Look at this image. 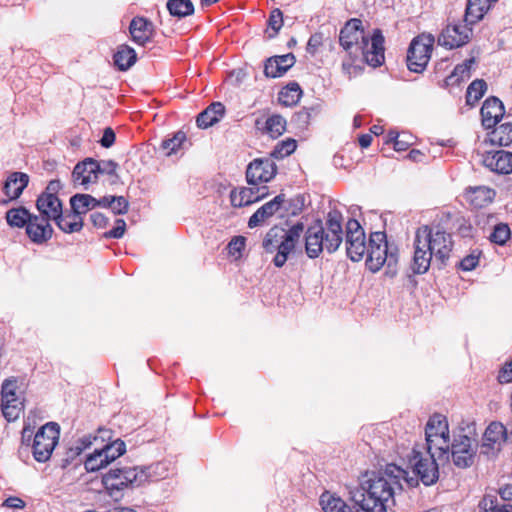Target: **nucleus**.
I'll return each instance as SVG.
<instances>
[{
	"instance_id": "1",
	"label": "nucleus",
	"mask_w": 512,
	"mask_h": 512,
	"mask_svg": "<svg viewBox=\"0 0 512 512\" xmlns=\"http://www.w3.org/2000/svg\"><path fill=\"white\" fill-rule=\"evenodd\" d=\"M454 246L452 235L439 225H422L414 238L412 270L416 274L428 271L431 262L445 266Z\"/></svg>"
},
{
	"instance_id": "2",
	"label": "nucleus",
	"mask_w": 512,
	"mask_h": 512,
	"mask_svg": "<svg viewBox=\"0 0 512 512\" xmlns=\"http://www.w3.org/2000/svg\"><path fill=\"white\" fill-rule=\"evenodd\" d=\"M342 241V215L338 211H330L325 225L316 221L304 234L305 252L311 259L317 258L324 250L328 253L335 252Z\"/></svg>"
},
{
	"instance_id": "3",
	"label": "nucleus",
	"mask_w": 512,
	"mask_h": 512,
	"mask_svg": "<svg viewBox=\"0 0 512 512\" xmlns=\"http://www.w3.org/2000/svg\"><path fill=\"white\" fill-rule=\"evenodd\" d=\"M437 454L426 450L423 444H416L407 455L408 471H400L401 477L409 487H417L421 482L425 486L434 485L439 479V467Z\"/></svg>"
},
{
	"instance_id": "4",
	"label": "nucleus",
	"mask_w": 512,
	"mask_h": 512,
	"mask_svg": "<svg viewBox=\"0 0 512 512\" xmlns=\"http://www.w3.org/2000/svg\"><path fill=\"white\" fill-rule=\"evenodd\" d=\"M366 252V266L371 272L375 273L386 265V274L390 276L396 274L398 251L396 247L388 245L384 232H374L370 235L369 246Z\"/></svg>"
},
{
	"instance_id": "5",
	"label": "nucleus",
	"mask_w": 512,
	"mask_h": 512,
	"mask_svg": "<svg viewBox=\"0 0 512 512\" xmlns=\"http://www.w3.org/2000/svg\"><path fill=\"white\" fill-rule=\"evenodd\" d=\"M423 444L429 452H435L439 461L449 460L450 431L447 418L441 414L431 416L425 426Z\"/></svg>"
},
{
	"instance_id": "6",
	"label": "nucleus",
	"mask_w": 512,
	"mask_h": 512,
	"mask_svg": "<svg viewBox=\"0 0 512 512\" xmlns=\"http://www.w3.org/2000/svg\"><path fill=\"white\" fill-rule=\"evenodd\" d=\"M477 448L475 433L469 427L460 429L450 440L449 458L458 468H468L474 464Z\"/></svg>"
},
{
	"instance_id": "7",
	"label": "nucleus",
	"mask_w": 512,
	"mask_h": 512,
	"mask_svg": "<svg viewBox=\"0 0 512 512\" xmlns=\"http://www.w3.org/2000/svg\"><path fill=\"white\" fill-rule=\"evenodd\" d=\"M392 484L387 477L372 473L362 484L363 490L366 492L363 498L366 505H372L376 512H386L389 502L393 501Z\"/></svg>"
},
{
	"instance_id": "8",
	"label": "nucleus",
	"mask_w": 512,
	"mask_h": 512,
	"mask_svg": "<svg viewBox=\"0 0 512 512\" xmlns=\"http://www.w3.org/2000/svg\"><path fill=\"white\" fill-rule=\"evenodd\" d=\"M59 435V426L53 422L45 424L37 431L32 443V454L37 462L44 463L50 459Z\"/></svg>"
},
{
	"instance_id": "9",
	"label": "nucleus",
	"mask_w": 512,
	"mask_h": 512,
	"mask_svg": "<svg viewBox=\"0 0 512 512\" xmlns=\"http://www.w3.org/2000/svg\"><path fill=\"white\" fill-rule=\"evenodd\" d=\"M434 42V36L431 34H421L412 40L407 52L409 70L420 73L426 68Z\"/></svg>"
},
{
	"instance_id": "10",
	"label": "nucleus",
	"mask_w": 512,
	"mask_h": 512,
	"mask_svg": "<svg viewBox=\"0 0 512 512\" xmlns=\"http://www.w3.org/2000/svg\"><path fill=\"white\" fill-rule=\"evenodd\" d=\"M473 25L466 22L465 17L462 21L447 24L438 36V44L449 49L466 45L472 37Z\"/></svg>"
},
{
	"instance_id": "11",
	"label": "nucleus",
	"mask_w": 512,
	"mask_h": 512,
	"mask_svg": "<svg viewBox=\"0 0 512 512\" xmlns=\"http://www.w3.org/2000/svg\"><path fill=\"white\" fill-rule=\"evenodd\" d=\"M507 441L512 442V429L508 432L501 422H491L483 435L481 453L487 457H494Z\"/></svg>"
},
{
	"instance_id": "12",
	"label": "nucleus",
	"mask_w": 512,
	"mask_h": 512,
	"mask_svg": "<svg viewBox=\"0 0 512 512\" xmlns=\"http://www.w3.org/2000/svg\"><path fill=\"white\" fill-rule=\"evenodd\" d=\"M358 49V57L362 56L364 61L371 67H379L385 61L384 36L379 29H374L371 35H368Z\"/></svg>"
},
{
	"instance_id": "13",
	"label": "nucleus",
	"mask_w": 512,
	"mask_h": 512,
	"mask_svg": "<svg viewBox=\"0 0 512 512\" xmlns=\"http://www.w3.org/2000/svg\"><path fill=\"white\" fill-rule=\"evenodd\" d=\"M368 35L365 34L362 27V21L352 18L346 22L339 35L340 45L355 58L358 57V49Z\"/></svg>"
},
{
	"instance_id": "14",
	"label": "nucleus",
	"mask_w": 512,
	"mask_h": 512,
	"mask_svg": "<svg viewBox=\"0 0 512 512\" xmlns=\"http://www.w3.org/2000/svg\"><path fill=\"white\" fill-rule=\"evenodd\" d=\"M346 250L352 261L361 260L367 250L364 230L355 219L346 224Z\"/></svg>"
},
{
	"instance_id": "15",
	"label": "nucleus",
	"mask_w": 512,
	"mask_h": 512,
	"mask_svg": "<svg viewBox=\"0 0 512 512\" xmlns=\"http://www.w3.org/2000/svg\"><path fill=\"white\" fill-rule=\"evenodd\" d=\"M304 230L305 226L302 222H297L289 227L287 234L280 241L279 247L276 249V255L273 258V263L276 267L284 266L289 255L303 237Z\"/></svg>"
},
{
	"instance_id": "16",
	"label": "nucleus",
	"mask_w": 512,
	"mask_h": 512,
	"mask_svg": "<svg viewBox=\"0 0 512 512\" xmlns=\"http://www.w3.org/2000/svg\"><path fill=\"white\" fill-rule=\"evenodd\" d=\"M276 172L277 167L272 159H255L247 167L246 179L251 185L266 183L274 178Z\"/></svg>"
},
{
	"instance_id": "17",
	"label": "nucleus",
	"mask_w": 512,
	"mask_h": 512,
	"mask_svg": "<svg viewBox=\"0 0 512 512\" xmlns=\"http://www.w3.org/2000/svg\"><path fill=\"white\" fill-rule=\"evenodd\" d=\"M483 165L497 174L512 173V152L498 150L487 152L482 158Z\"/></svg>"
},
{
	"instance_id": "18",
	"label": "nucleus",
	"mask_w": 512,
	"mask_h": 512,
	"mask_svg": "<svg viewBox=\"0 0 512 512\" xmlns=\"http://www.w3.org/2000/svg\"><path fill=\"white\" fill-rule=\"evenodd\" d=\"M268 194L267 187L261 188L240 187L230 192V201L233 207H244L260 201Z\"/></svg>"
},
{
	"instance_id": "19",
	"label": "nucleus",
	"mask_w": 512,
	"mask_h": 512,
	"mask_svg": "<svg viewBox=\"0 0 512 512\" xmlns=\"http://www.w3.org/2000/svg\"><path fill=\"white\" fill-rule=\"evenodd\" d=\"M505 113L503 103L496 97L487 98L480 110L481 122L485 129H491Z\"/></svg>"
},
{
	"instance_id": "20",
	"label": "nucleus",
	"mask_w": 512,
	"mask_h": 512,
	"mask_svg": "<svg viewBox=\"0 0 512 512\" xmlns=\"http://www.w3.org/2000/svg\"><path fill=\"white\" fill-rule=\"evenodd\" d=\"M99 174V162L92 158H87L78 163L72 172L73 181L80 185L94 183Z\"/></svg>"
},
{
	"instance_id": "21",
	"label": "nucleus",
	"mask_w": 512,
	"mask_h": 512,
	"mask_svg": "<svg viewBox=\"0 0 512 512\" xmlns=\"http://www.w3.org/2000/svg\"><path fill=\"white\" fill-rule=\"evenodd\" d=\"M26 232L35 243H43L51 238L53 229L49 220L42 216L32 215L27 223Z\"/></svg>"
},
{
	"instance_id": "22",
	"label": "nucleus",
	"mask_w": 512,
	"mask_h": 512,
	"mask_svg": "<svg viewBox=\"0 0 512 512\" xmlns=\"http://www.w3.org/2000/svg\"><path fill=\"white\" fill-rule=\"evenodd\" d=\"M284 202V195L280 194L274 197L271 201L262 205L256 212L249 218L248 227L255 228L261 226L267 219L272 217L281 207Z\"/></svg>"
},
{
	"instance_id": "23",
	"label": "nucleus",
	"mask_w": 512,
	"mask_h": 512,
	"mask_svg": "<svg viewBox=\"0 0 512 512\" xmlns=\"http://www.w3.org/2000/svg\"><path fill=\"white\" fill-rule=\"evenodd\" d=\"M36 206L41 216L49 221H55L62 214V204L57 195L41 194Z\"/></svg>"
},
{
	"instance_id": "24",
	"label": "nucleus",
	"mask_w": 512,
	"mask_h": 512,
	"mask_svg": "<svg viewBox=\"0 0 512 512\" xmlns=\"http://www.w3.org/2000/svg\"><path fill=\"white\" fill-rule=\"evenodd\" d=\"M496 196L495 190L486 186L469 187L465 199L474 208H483L491 204Z\"/></svg>"
},
{
	"instance_id": "25",
	"label": "nucleus",
	"mask_w": 512,
	"mask_h": 512,
	"mask_svg": "<svg viewBox=\"0 0 512 512\" xmlns=\"http://www.w3.org/2000/svg\"><path fill=\"white\" fill-rule=\"evenodd\" d=\"M295 63L293 54L288 53L281 56L269 58L264 66V73L267 77H280Z\"/></svg>"
},
{
	"instance_id": "26",
	"label": "nucleus",
	"mask_w": 512,
	"mask_h": 512,
	"mask_svg": "<svg viewBox=\"0 0 512 512\" xmlns=\"http://www.w3.org/2000/svg\"><path fill=\"white\" fill-rule=\"evenodd\" d=\"M132 40L141 46H144L152 38L153 25L151 22L142 17L134 18L129 26Z\"/></svg>"
},
{
	"instance_id": "27",
	"label": "nucleus",
	"mask_w": 512,
	"mask_h": 512,
	"mask_svg": "<svg viewBox=\"0 0 512 512\" xmlns=\"http://www.w3.org/2000/svg\"><path fill=\"white\" fill-rule=\"evenodd\" d=\"M224 113V105L221 102H214L197 116V126L203 129L211 127L220 121V119L224 116Z\"/></svg>"
},
{
	"instance_id": "28",
	"label": "nucleus",
	"mask_w": 512,
	"mask_h": 512,
	"mask_svg": "<svg viewBox=\"0 0 512 512\" xmlns=\"http://www.w3.org/2000/svg\"><path fill=\"white\" fill-rule=\"evenodd\" d=\"M29 177L22 172H13L7 178L4 184V193L9 197V200L17 199L28 185Z\"/></svg>"
},
{
	"instance_id": "29",
	"label": "nucleus",
	"mask_w": 512,
	"mask_h": 512,
	"mask_svg": "<svg viewBox=\"0 0 512 512\" xmlns=\"http://www.w3.org/2000/svg\"><path fill=\"white\" fill-rule=\"evenodd\" d=\"M491 145L508 146L512 143V123L505 122L499 126H494L488 133L487 139Z\"/></svg>"
},
{
	"instance_id": "30",
	"label": "nucleus",
	"mask_w": 512,
	"mask_h": 512,
	"mask_svg": "<svg viewBox=\"0 0 512 512\" xmlns=\"http://www.w3.org/2000/svg\"><path fill=\"white\" fill-rule=\"evenodd\" d=\"M102 482L111 496L114 495V492H119L127 488L125 483L126 479L124 468H115L109 470L106 474H104Z\"/></svg>"
},
{
	"instance_id": "31",
	"label": "nucleus",
	"mask_w": 512,
	"mask_h": 512,
	"mask_svg": "<svg viewBox=\"0 0 512 512\" xmlns=\"http://www.w3.org/2000/svg\"><path fill=\"white\" fill-rule=\"evenodd\" d=\"M113 59L119 70L126 71L135 64L137 54L133 48L123 44L118 47Z\"/></svg>"
},
{
	"instance_id": "32",
	"label": "nucleus",
	"mask_w": 512,
	"mask_h": 512,
	"mask_svg": "<svg viewBox=\"0 0 512 512\" xmlns=\"http://www.w3.org/2000/svg\"><path fill=\"white\" fill-rule=\"evenodd\" d=\"M70 204L72 210L80 217L97 207L96 198L89 194H76L72 196Z\"/></svg>"
},
{
	"instance_id": "33",
	"label": "nucleus",
	"mask_w": 512,
	"mask_h": 512,
	"mask_svg": "<svg viewBox=\"0 0 512 512\" xmlns=\"http://www.w3.org/2000/svg\"><path fill=\"white\" fill-rule=\"evenodd\" d=\"M59 229L65 233L79 232L83 227V219L73 210L71 213L66 215L61 214L59 218L55 220Z\"/></svg>"
},
{
	"instance_id": "34",
	"label": "nucleus",
	"mask_w": 512,
	"mask_h": 512,
	"mask_svg": "<svg viewBox=\"0 0 512 512\" xmlns=\"http://www.w3.org/2000/svg\"><path fill=\"white\" fill-rule=\"evenodd\" d=\"M482 512H512V504L500 503L497 495L486 494L479 502Z\"/></svg>"
},
{
	"instance_id": "35",
	"label": "nucleus",
	"mask_w": 512,
	"mask_h": 512,
	"mask_svg": "<svg viewBox=\"0 0 512 512\" xmlns=\"http://www.w3.org/2000/svg\"><path fill=\"white\" fill-rule=\"evenodd\" d=\"M320 504L324 512H348L347 505L340 497L325 492L320 497Z\"/></svg>"
},
{
	"instance_id": "36",
	"label": "nucleus",
	"mask_w": 512,
	"mask_h": 512,
	"mask_svg": "<svg viewBox=\"0 0 512 512\" xmlns=\"http://www.w3.org/2000/svg\"><path fill=\"white\" fill-rule=\"evenodd\" d=\"M287 234V230L277 226L272 227L265 235L263 240V248L267 253H274L279 247L280 241Z\"/></svg>"
},
{
	"instance_id": "37",
	"label": "nucleus",
	"mask_w": 512,
	"mask_h": 512,
	"mask_svg": "<svg viewBox=\"0 0 512 512\" xmlns=\"http://www.w3.org/2000/svg\"><path fill=\"white\" fill-rule=\"evenodd\" d=\"M166 6L174 17L182 18L194 13V5L191 0H168Z\"/></svg>"
},
{
	"instance_id": "38",
	"label": "nucleus",
	"mask_w": 512,
	"mask_h": 512,
	"mask_svg": "<svg viewBox=\"0 0 512 512\" xmlns=\"http://www.w3.org/2000/svg\"><path fill=\"white\" fill-rule=\"evenodd\" d=\"M32 215L23 207L12 208L6 213V221L11 227L22 228L27 227Z\"/></svg>"
},
{
	"instance_id": "39",
	"label": "nucleus",
	"mask_w": 512,
	"mask_h": 512,
	"mask_svg": "<svg viewBox=\"0 0 512 512\" xmlns=\"http://www.w3.org/2000/svg\"><path fill=\"white\" fill-rule=\"evenodd\" d=\"M1 407L4 417L10 422L19 418L24 405L21 398H11V400H3Z\"/></svg>"
},
{
	"instance_id": "40",
	"label": "nucleus",
	"mask_w": 512,
	"mask_h": 512,
	"mask_svg": "<svg viewBox=\"0 0 512 512\" xmlns=\"http://www.w3.org/2000/svg\"><path fill=\"white\" fill-rule=\"evenodd\" d=\"M109 464L110 463L107 459V455H105L103 447L100 449H95V451L90 454L84 462L85 469L89 472L98 471L102 468H105Z\"/></svg>"
},
{
	"instance_id": "41",
	"label": "nucleus",
	"mask_w": 512,
	"mask_h": 512,
	"mask_svg": "<svg viewBox=\"0 0 512 512\" xmlns=\"http://www.w3.org/2000/svg\"><path fill=\"white\" fill-rule=\"evenodd\" d=\"M475 63L474 58L467 59L464 63L457 65L453 72L446 78L447 85L458 84L460 81L469 78L470 69Z\"/></svg>"
},
{
	"instance_id": "42",
	"label": "nucleus",
	"mask_w": 512,
	"mask_h": 512,
	"mask_svg": "<svg viewBox=\"0 0 512 512\" xmlns=\"http://www.w3.org/2000/svg\"><path fill=\"white\" fill-rule=\"evenodd\" d=\"M301 94L300 86L297 83H291L280 91L278 100L284 106H292L299 101Z\"/></svg>"
},
{
	"instance_id": "43",
	"label": "nucleus",
	"mask_w": 512,
	"mask_h": 512,
	"mask_svg": "<svg viewBox=\"0 0 512 512\" xmlns=\"http://www.w3.org/2000/svg\"><path fill=\"white\" fill-rule=\"evenodd\" d=\"M126 487L139 486L147 480V472L139 467H123Z\"/></svg>"
},
{
	"instance_id": "44",
	"label": "nucleus",
	"mask_w": 512,
	"mask_h": 512,
	"mask_svg": "<svg viewBox=\"0 0 512 512\" xmlns=\"http://www.w3.org/2000/svg\"><path fill=\"white\" fill-rule=\"evenodd\" d=\"M487 84L484 80L476 79L467 88L466 102L468 105H474L481 99L486 92Z\"/></svg>"
},
{
	"instance_id": "45",
	"label": "nucleus",
	"mask_w": 512,
	"mask_h": 512,
	"mask_svg": "<svg viewBox=\"0 0 512 512\" xmlns=\"http://www.w3.org/2000/svg\"><path fill=\"white\" fill-rule=\"evenodd\" d=\"M265 128L272 138H278L286 130V120L281 115H272L266 120Z\"/></svg>"
},
{
	"instance_id": "46",
	"label": "nucleus",
	"mask_w": 512,
	"mask_h": 512,
	"mask_svg": "<svg viewBox=\"0 0 512 512\" xmlns=\"http://www.w3.org/2000/svg\"><path fill=\"white\" fill-rule=\"evenodd\" d=\"M186 141V134L182 131H178L172 138L165 139L162 142V149L166 152V155L170 156L177 153L181 149L182 145Z\"/></svg>"
},
{
	"instance_id": "47",
	"label": "nucleus",
	"mask_w": 512,
	"mask_h": 512,
	"mask_svg": "<svg viewBox=\"0 0 512 512\" xmlns=\"http://www.w3.org/2000/svg\"><path fill=\"white\" fill-rule=\"evenodd\" d=\"M103 450L105 452V455H107L109 463H111L112 461H114L115 459H117L118 457L125 453L126 445L122 440L117 439L111 443L104 445Z\"/></svg>"
},
{
	"instance_id": "48",
	"label": "nucleus",
	"mask_w": 512,
	"mask_h": 512,
	"mask_svg": "<svg viewBox=\"0 0 512 512\" xmlns=\"http://www.w3.org/2000/svg\"><path fill=\"white\" fill-rule=\"evenodd\" d=\"M510 234L511 231L509 226L507 224L500 223L494 227L489 238L493 243H496L498 245H504L510 238Z\"/></svg>"
},
{
	"instance_id": "49",
	"label": "nucleus",
	"mask_w": 512,
	"mask_h": 512,
	"mask_svg": "<svg viewBox=\"0 0 512 512\" xmlns=\"http://www.w3.org/2000/svg\"><path fill=\"white\" fill-rule=\"evenodd\" d=\"M297 147L296 141L293 139H287L285 141L279 142L273 152L272 155L275 157L283 158L285 156H288L292 154Z\"/></svg>"
},
{
	"instance_id": "50",
	"label": "nucleus",
	"mask_w": 512,
	"mask_h": 512,
	"mask_svg": "<svg viewBox=\"0 0 512 512\" xmlns=\"http://www.w3.org/2000/svg\"><path fill=\"white\" fill-rule=\"evenodd\" d=\"M98 434L99 435H94V436L85 435L82 438H80L78 440L77 446H76V450L78 451V453L89 448L93 444V442L98 440V438H101L102 440H104V436L108 435L109 431L105 430V429H99Z\"/></svg>"
},
{
	"instance_id": "51",
	"label": "nucleus",
	"mask_w": 512,
	"mask_h": 512,
	"mask_svg": "<svg viewBox=\"0 0 512 512\" xmlns=\"http://www.w3.org/2000/svg\"><path fill=\"white\" fill-rule=\"evenodd\" d=\"M17 384L15 380H5L2 384L1 397L3 400H11V398H20L16 393Z\"/></svg>"
},
{
	"instance_id": "52",
	"label": "nucleus",
	"mask_w": 512,
	"mask_h": 512,
	"mask_svg": "<svg viewBox=\"0 0 512 512\" xmlns=\"http://www.w3.org/2000/svg\"><path fill=\"white\" fill-rule=\"evenodd\" d=\"M283 25V15L280 9H274L268 20V26L273 30V34L270 37L275 36Z\"/></svg>"
},
{
	"instance_id": "53",
	"label": "nucleus",
	"mask_w": 512,
	"mask_h": 512,
	"mask_svg": "<svg viewBox=\"0 0 512 512\" xmlns=\"http://www.w3.org/2000/svg\"><path fill=\"white\" fill-rule=\"evenodd\" d=\"M246 244V238L243 236H235L228 243V252L232 256H240L244 250Z\"/></svg>"
},
{
	"instance_id": "54",
	"label": "nucleus",
	"mask_w": 512,
	"mask_h": 512,
	"mask_svg": "<svg viewBox=\"0 0 512 512\" xmlns=\"http://www.w3.org/2000/svg\"><path fill=\"white\" fill-rule=\"evenodd\" d=\"M479 257H480V253L476 252V251H474L471 254L465 256L460 261V268L463 271H471V270L475 269L476 266L479 263Z\"/></svg>"
},
{
	"instance_id": "55",
	"label": "nucleus",
	"mask_w": 512,
	"mask_h": 512,
	"mask_svg": "<svg viewBox=\"0 0 512 512\" xmlns=\"http://www.w3.org/2000/svg\"><path fill=\"white\" fill-rule=\"evenodd\" d=\"M128 201L123 196H113L110 209L114 214H125L128 210Z\"/></svg>"
},
{
	"instance_id": "56",
	"label": "nucleus",
	"mask_w": 512,
	"mask_h": 512,
	"mask_svg": "<svg viewBox=\"0 0 512 512\" xmlns=\"http://www.w3.org/2000/svg\"><path fill=\"white\" fill-rule=\"evenodd\" d=\"M125 230H126V223H125V221L123 219H117L116 220V226L112 230L106 232L104 234V237L118 239V238H121L124 235Z\"/></svg>"
},
{
	"instance_id": "57",
	"label": "nucleus",
	"mask_w": 512,
	"mask_h": 512,
	"mask_svg": "<svg viewBox=\"0 0 512 512\" xmlns=\"http://www.w3.org/2000/svg\"><path fill=\"white\" fill-rule=\"evenodd\" d=\"M322 44L323 35L321 33L311 35L307 43V52L314 55Z\"/></svg>"
},
{
	"instance_id": "58",
	"label": "nucleus",
	"mask_w": 512,
	"mask_h": 512,
	"mask_svg": "<svg viewBox=\"0 0 512 512\" xmlns=\"http://www.w3.org/2000/svg\"><path fill=\"white\" fill-rule=\"evenodd\" d=\"M498 381L501 384H507L512 382V360L505 363L498 374Z\"/></svg>"
},
{
	"instance_id": "59",
	"label": "nucleus",
	"mask_w": 512,
	"mask_h": 512,
	"mask_svg": "<svg viewBox=\"0 0 512 512\" xmlns=\"http://www.w3.org/2000/svg\"><path fill=\"white\" fill-rule=\"evenodd\" d=\"M118 164L112 160L99 162V173L116 175Z\"/></svg>"
},
{
	"instance_id": "60",
	"label": "nucleus",
	"mask_w": 512,
	"mask_h": 512,
	"mask_svg": "<svg viewBox=\"0 0 512 512\" xmlns=\"http://www.w3.org/2000/svg\"><path fill=\"white\" fill-rule=\"evenodd\" d=\"M114 142H115V133L112 128L107 127L104 130V133L100 140V143L103 147L109 148L114 144Z\"/></svg>"
},
{
	"instance_id": "61",
	"label": "nucleus",
	"mask_w": 512,
	"mask_h": 512,
	"mask_svg": "<svg viewBox=\"0 0 512 512\" xmlns=\"http://www.w3.org/2000/svg\"><path fill=\"white\" fill-rule=\"evenodd\" d=\"M348 512H376L373 509L372 505L367 506L364 500L361 503H355L352 506H349Z\"/></svg>"
},
{
	"instance_id": "62",
	"label": "nucleus",
	"mask_w": 512,
	"mask_h": 512,
	"mask_svg": "<svg viewBox=\"0 0 512 512\" xmlns=\"http://www.w3.org/2000/svg\"><path fill=\"white\" fill-rule=\"evenodd\" d=\"M3 506L13 509H22L25 506V502L18 497H8Z\"/></svg>"
},
{
	"instance_id": "63",
	"label": "nucleus",
	"mask_w": 512,
	"mask_h": 512,
	"mask_svg": "<svg viewBox=\"0 0 512 512\" xmlns=\"http://www.w3.org/2000/svg\"><path fill=\"white\" fill-rule=\"evenodd\" d=\"M91 222L95 227L103 228L107 224V218L99 212H94L90 215Z\"/></svg>"
},
{
	"instance_id": "64",
	"label": "nucleus",
	"mask_w": 512,
	"mask_h": 512,
	"mask_svg": "<svg viewBox=\"0 0 512 512\" xmlns=\"http://www.w3.org/2000/svg\"><path fill=\"white\" fill-rule=\"evenodd\" d=\"M500 494V503H506L508 500H512V485H507L504 488H501L499 491Z\"/></svg>"
}]
</instances>
